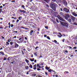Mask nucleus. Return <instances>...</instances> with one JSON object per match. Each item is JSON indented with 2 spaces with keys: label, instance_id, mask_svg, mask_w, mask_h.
<instances>
[{
  "label": "nucleus",
  "instance_id": "nucleus-27",
  "mask_svg": "<svg viewBox=\"0 0 77 77\" xmlns=\"http://www.w3.org/2000/svg\"><path fill=\"white\" fill-rule=\"evenodd\" d=\"M58 77V75H53V77Z\"/></svg>",
  "mask_w": 77,
  "mask_h": 77
},
{
  "label": "nucleus",
  "instance_id": "nucleus-39",
  "mask_svg": "<svg viewBox=\"0 0 77 77\" xmlns=\"http://www.w3.org/2000/svg\"><path fill=\"white\" fill-rule=\"evenodd\" d=\"M7 60V58L6 57H4L3 60Z\"/></svg>",
  "mask_w": 77,
  "mask_h": 77
},
{
  "label": "nucleus",
  "instance_id": "nucleus-19",
  "mask_svg": "<svg viewBox=\"0 0 77 77\" xmlns=\"http://www.w3.org/2000/svg\"><path fill=\"white\" fill-rule=\"evenodd\" d=\"M25 61L26 62V63H29V60H28L26 59L25 60Z\"/></svg>",
  "mask_w": 77,
  "mask_h": 77
},
{
  "label": "nucleus",
  "instance_id": "nucleus-51",
  "mask_svg": "<svg viewBox=\"0 0 77 77\" xmlns=\"http://www.w3.org/2000/svg\"><path fill=\"white\" fill-rule=\"evenodd\" d=\"M33 69L34 70H36V67H34L33 68Z\"/></svg>",
  "mask_w": 77,
  "mask_h": 77
},
{
  "label": "nucleus",
  "instance_id": "nucleus-61",
  "mask_svg": "<svg viewBox=\"0 0 77 77\" xmlns=\"http://www.w3.org/2000/svg\"><path fill=\"white\" fill-rule=\"evenodd\" d=\"M54 14H58V13H57V12H54Z\"/></svg>",
  "mask_w": 77,
  "mask_h": 77
},
{
  "label": "nucleus",
  "instance_id": "nucleus-5",
  "mask_svg": "<svg viewBox=\"0 0 77 77\" xmlns=\"http://www.w3.org/2000/svg\"><path fill=\"white\" fill-rule=\"evenodd\" d=\"M57 17L60 20V21H65V19H64L63 18H62L61 17H60V16H58Z\"/></svg>",
  "mask_w": 77,
  "mask_h": 77
},
{
  "label": "nucleus",
  "instance_id": "nucleus-44",
  "mask_svg": "<svg viewBox=\"0 0 77 77\" xmlns=\"http://www.w3.org/2000/svg\"><path fill=\"white\" fill-rule=\"evenodd\" d=\"M51 21H53L54 23L55 22V21L53 19H51Z\"/></svg>",
  "mask_w": 77,
  "mask_h": 77
},
{
  "label": "nucleus",
  "instance_id": "nucleus-7",
  "mask_svg": "<svg viewBox=\"0 0 77 77\" xmlns=\"http://www.w3.org/2000/svg\"><path fill=\"white\" fill-rule=\"evenodd\" d=\"M19 11H20V12H21V13H23V14H25V13H26V11H24V10H19Z\"/></svg>",
  "mask_w": 77,
  "mask_h": 77
},
{
  "label": "nucleus",
  "instance_id": "nucleus-8",
  "mask_svg": "<svg viewBox=\"0 0 77 77\" xmlns=\"http://www.w3.org/2000/svg\"><path fill=\"white\" fill-rule=\"evenodd\" d=\"M53 70L51 69H50L48 70V72H50V73H51V72H53Z\"/></svg>",
  "mask_w": 77,
  "mask_h": 77
},
{
  "label": "nucleus",
  "instance_id": "nucleus-1",
  "mask_svg": "<svg viewBox=\"0 0 77 77\" xmlns=\"http://www.w3.org/2000/svg\"><path fill=\"white\" fill-rule=\"evenodd\" d=\"M50 6L51 8L53 9L54 11L56 12V8L57 7V5L53 2H51L50 4Z\"/></svg>",
  "mask_w": 77,
  "mask_h": 77
},
{
  "label": "nucleus",
  "instance_id": "nucleus-64",
  "mask_svg": "<svg viewBox=\"0 0 77 77\" xmlns=\"http://www.w3.org/2000/svg\"><path fill=\"white\" fill-rule=\"evenodd\" d=\"M38 77H42V76H41L40 75H38Z\"/></svg>",
  "mask_w": 77,
  "mask_h": 77
},
{
  "label": "nucleus",
  "instance_id": "nucleus-38",
  "mask_svg": "<svg viewBox=\"0 0 77 77\" xmlns=\"http://www.w3.org/2000/svg\"><path fill=\"white\" fill-rule=\"evenodd\" d=\"M32 27H33V29H35V27H36V26H35V25L32 26Z\"/></svg>",
  "mask_w": 77,
  "mask_h": 77
},
{
  "label": "nucleus",
  "instance_id": "nucleus-15",
  "mask_svg": "<svg viewBox=\"0 0 77 77\" xmlns=\"http://www.w3.org/2000/svg\"><path fill=\"white\" fill-rule=\"evenodd\" d=\"M30 60L31 62H33L35 60V58H33L32 59H30Z\"/></svg>",
  "mask_w": 77,
  "mask_h": 77
},
{
  "label": "nucleus",
  "instance_id": "nucleus-9",
  "mask_svg": "<svg viewBox=\"0 0 77 77\" xmlns=\"http://www.w3.org/2000/svg\"><path fill=\"white\" fill-rule=\"evenodd\" d=\"M18 47H19V45H18V44H17V43H15V48H18Z\"/></svg>",
  "mask_w": 77,
  "mask_h": 77
},
{
  "label": "nucleus",
  "instance_id": "nucleus-12",
  "mask_svg": "<svg viewBox=\"0 0 77 77\" xmlns=\"http://www.w3.org/2000/svg\"><path fill=\"white\" fill-rule=\"evenodd\" d=\"M45 2L47 3H49V1L50 0H43Z\"/></svg>",
  "mask_w": 77,
  "mask_h": 77
},
{
  "label": "nucleus",
  "instance_id": "nucleus-40",
  "mask_svg": "<svg viewBox=\"0 0 77 77\" xmlns=\"http://www.w3.org/2000/svg\"><path fill=\"white\" fill-rule=\"evenodd\" d=\"M7 28H8V26H5V27L4 28V30H6Z\"/></svg>",
  "mask_w": 77,
  "mask_h": 77
},
{
  "label": "nucleus",
  "instance_id": "nucleus-14",
  "mask_svg": "<svg viewBox=\"0 0 77 77\" xmlns=\"http://www.w3.org/2000/svg\"><path fill=\"white\" fill-rule=\"evenodd\" d=\"M25 69H29V66H26L25 67Z\"/></svg>",
  "mask_w": 77,
  "mask_h": 77
},
{
  "label": "nucleus",
  "instance_id": "nucleus-4",
  "mask_svg": "<svg viewBox=\"0 0 77 77\" xmlns=\"http://www.w3.org/2000/svg\"><path fill=\"white\" fill-rule=\"evenodd\" d=\"M62 2L63 4V5L65 6H66L67 5H68V2H66V1L64 0L62 1Z\"/></svg>",
  "mask_w": 77,
  "mask_h": 77
},
{
  "label": "nucleus",
  "instance_id": "nucleus-25",
  "mask_svg": "<svg viewBox=\"0 0 77 77\" xmlns=\"http://www.w3.org/2000/svg\"><path fill=\"white\" fill-rule=\"evenodd\" d=\"M56 21L58 23H59V20H58V19L57 18L56 19Z\"/></svg>",
  "mask_w": 77,
  "mask_h": 77
},
{
  "label": "nucleus",
  "instance_id": "nucleus-52",
  "mask_svg": "<svg viewBox=\"0 0 77 77\" xmlns=\"http://www.w3.org/2000/svg\"><path fill=\"white\" fill-rule=\"evenodd\" d=\"M20 29H25V28H24V27H23V26H21L20 27Z\"/></svg>",
  "mask_w": 77,
  "mask_h": 77
},
{
  "label": "nucleus",
  "instance_id": "nucleus-6",
  "mask_svg": "<svg viewBox=\"0 0 77 77\" xmlns=\"http://www.w3.org/2000/svg\"><path fill=\"white\" fill-rule=\"evenodd\" d=\"M71 17L72 20V21L73 22H74L75 20V18L73 17L72 16H71Z\"/></svg>",
  "mask_w": 77,
  "mask_h": 77
},
{
  "label": "nucleus",
  "instance_id": "nucleus-10",
  "mask_svg": "<svg viewBox=\"0 0 77 77\" xmlns=\"http://www.w3.org/2000/svg\"><path fill=\"white\" fill-rule=\"evenodd\" d=\"M33 32H34V31H33V30H32L30 31V35H31V36L32 35V33H33Z\"/></svg>",
  "mask_w": 77,
  "mask_h": 77
},
{
  "label": "nucleus",
  "instance_id": "nucleus-41",
  "mask_svg": "<svg viewBox=\"0 0 77 77\" xmlns=\"http://www.w3.org/2000/svg\"><path fill=\"white\" fill-rule=\"evenodd\" d=\"M67 17H68L67 18H69V17H70V16L68 14V15H67Z\"/></svg>",
  "mask_w": 77,
  "mask_h": 77
},
{
  "label": "nucleus",
  "instance_id": "nucleus-56",
  "mask_svg": "<svg viewBox=\"0 0 77 77\" xmlns=\"http://www.w3.org/2000/svg\"><path fill=\"white\" fill-rule=\"evenodd\" d=\"M57 36L59 37V38H61V36H60V35H57Z\"/></svg>",
  "mask_w": 77,
  "mask_h": 77
},
{
  "label": "nucleus",
  "instance_id": "nucleus-37",
  "mask_svg": "<svg viewBox=\"0 0 77 77\" xmlns=\"http://www.w3.org/2000/svg\"><path fill=\"white\" fill-rule=\"evenodd\" d=\"M37 48H39V47H38V46H36V48H35V50H38Z\"/></svg>",
  "mask_w": 77,
  "mask_h": 77
},
{
  "label": "nucleus",
  "instance_id": "nucleus-31",
  "mask_svg": "<svg viewBox=\"0 0 77 77\" xmlns=\"http://www.w3.org/2000/svg\"><path fill=\"white\" fill-rule=\"evenodd\" d=\"M2 71H3V69H2V68H0V73H1V72Z\"/></svg>",
  "mask_w": 77,
  "mask_h": 77
},
{
  "label": "nucleus",
  "instance_id": "nucleus-17",
  "mask_svg": "<svg viewBox=\"0 0 77 77\" xmlns=\"http://www.w3.org/2000/svg\"><path fill=\"white\" fill-rule=\"evenodd\" d=\"M73 15L75 17H77V14L75 13H73Z\"/></svg>",
  "mask_w": 77,
  "mask_h": 77
},
{
  "label": "nucleus",
  "instance_id": "nucleus-46",
  "mask_svg": "<svg viewBox=\"0 0 77 77\" xmlns=\"http://www.w3.org/2000/svg\"><path fill=\"white\" fill-rule=\"evenodd\" d=\"M6 43L7 44H6V45H9V43L8 42H6Z\"/></svg>",
  "mask_w": 77,
  "mask_h": 77
},
{
  "label": "nucleus",
  "instance_id": "nucleus-20",
  "mask_svg": "<svg viewBox=\"0 0 77 77\" xmlns=\"http://www.w3.org/2000/svg\"><path fill=\"white\" fill-rule=\"evenodd\" d=\"M41 64H40V65H44V62H41Z\"/></svg>",
  "mask_w": 77,
  "mask_h": 77
},
{
  "label": "nucleus",
  "instance_id": "nucleus-29",
  "mask_svg": "<svg viewBox=\"0 0 77 77\" xmlns=\"http://www.w3.org/2000/svg\"><path fill=\"white\" fill-rule=\"evenodd\" d=\"M71 21H72V20H71V19H68V21L69 22V23H71Z\"/></svg>",
  "mask_w": 77,
  "mask_h": 77
},
{
  "label": "nucleus",
  "instance_id": "nucleus-59",
  "mask_svg": "<svg viewBox=\"0 0 77 77\" xmlns=\"http://www.w3.org/2000/svg\"><path fill=\"white\" fill-rule=\"evenodd\" d=\"M1 38H2L3 39H5V37H4L3 36H1Z\"/></svg>",
  "mask_w": 77,
  "mask_h": 77
},
{
  "label": "nucleus",
  "instance_id": "nucleus-11",
  "mask_svg": "<svg viewBox=\"0 0 77 77\" xmlns=\"http://www.w3.org/2000/svg\"><path fill=\"white\" fill-rule=\"evenodd\" d=\"M59 14L60 15H62V16L63 15V14H64L63 12H60Z\"/></svg>",
  "mask_w": 77,
  "mask_h": 77
},
{
  "label": "nucleus",
  "instance_id": "nucleus-22",
  "mask_svg": "<svg viewBox=\"0 0 77 77\" xmlns=\"http://www.w3.org/2000/svg\"><path fill=\"white\" fill-rule=\"evenodd\" d=\"M34 54L35 56H37V52H35Z\"/></svg>",
  "mask_w": 77,
  "mask_h": 77
},
{
  "label": "nucleus",
  "instance_id": "nucleus-23",
  "mask_svg": "<svg viewBox=\"0 0 77 77\" xmlns=\"http://www.w3.org/2000/svg\"><path fill=\"white\" fill-rule=\"evenodd\" d=\"M60 10L61 11H62V12H63V8H60Z\"/></svg>",
  "mask_w": 77,
  "mask_h": 77
},
{
  "label": "nucleus",
  "instance_id": "nucleus-36",
  "mask_svg": "<svg viewBox=\"0 0 77 77\" xmlns=\"http://www.w3.org/2000/svg\"><path fill=\"white\" fill-rule=\"evenodd\" d=\"M29 67L30 68H33V66H32V64H30V67Z\"/></svg>",
  "mask_w": 77,
  "mask_h": 77
},
{
  "label": "nucleus",
  "instance_id": "nucleus-47",
  "mask_svg": "<svg viewBox=\"0 0 77 77\" xmlns=\"http://www.w3.org/2000/svg\"><path fill=\"white\" fill-rule=\"evenodd\" d=\"M68 48H70V49H72V48L71 47V46H68L67 47Z\"/></svg>",
  "mask_w": 77,
  "mask_h": 77
},
{
  "label": "nucleus",
  "instance_id": "nucleus-63",
  "mask_svg": "<svg viewBox=\"0 0 77 77\" xmlns=\"http://www.w3.org/2000/svg\"><path fill=\"white\" fill-rule=\"evenodd\" d=\"M19 22V20L17 19V20H16V22L17 23H18V22Z\"/></svg>",
  "mask_w": 77,
  "mask_h": 77
},
{
  "label": "nucleus",
  "instance_id": "nucleus-33",
  "mask_svg": "<svg viewBox=\"0 0 77 77\" xmlns=\"http://www.w3.org/2000/svg\"><path fill=\"white\" fill-rule=\"evenodd\" d=\"M11 18H14V20H17V17H11Z\"/></svg>",
  "mask_w": 77,
  "mask_h": 77
},
{
  "label": "nucleus",
  "instance_id": "nucleus-18",
  "mask_svg": "<svg viewBox=\"0 0 77 77\" xmlns=\"http://www.w3.org/2000/svg\"><path fill=\"white\" fill-rule=\"evenodd\" d=\"M21 40L23 41H24V37H21Z\"/></svg>",
  "mask_w": 77,
  "mask_h": 77
},
{
  "label": "nucleus",
  "instance_id": "nucleus-62",
  "mask_svg": "<svg viewBox=\"0 0 77 77\" xmlns=\"http://www.w3.org/2000/svg\"><path fill=\"white\" fill-rule=\"evenodd\" d=\"M74 24L76 26H77V23H74Z\"/></svg>",
  "mask_w": 77,
  "mask_h": 77
},
{
  "label": "nucleus",
  "instance_id": "nucleus-43",
  "mask_svg": "<svg viewBox=\"0 0 77 77\" xmlns=\"http://www.w3.org/2000/svg\"><path fill=\"white\" fill-rule=\"evenodd\" d=\"M45 74L46 75V76H47V75H48V73H47V72H45Z\"/></svg>",
  "mask_w": 77,
  "mask_h": 77
},
{
  "label": "nucleus",
  "instance_id": "nucleus-42",
  "mask_svg": "<svg viewBox=\"0 0 77 77\" xmlns=\"http://www.w3.org/2000/svg\"><path fill=\"white\" fill-rule=\"evenodd\" d=\"M45 28L46 29H48V26H45Z\"/></svg>",
  "mask_w": 77,
  "mask_h": 77
},
{
  "label": "nucleus",
  "instance_id": "nucleus-49",
  "mask_svg": "<svg viewBox=\"0 0 77 77\" xmlns=\"http://www.w3.org/2000/svg\"><path fill=\"white\" fill-rule=\"evenodd\" d=\"M10 44L11 45H12V44H13V42H10Z\"/></svg>",
  "mask_w": 77,
  "mask_h": 77
},
{
  "label": "nucleus",
  "instance_id": "nucleus-60",
  "mask_svg": "<svg viewBox=\"0 0 77 77\" xmlns=\"http://www.w3.org/2000/svg\"><path fill=\"white\" fill-rule=\"evenodd\" d=\"M11 2H15V0H12V1H11Z\"/></svg>",
  "mask_w": 77,
  "mask_h": 77
},
{
  "label": "nucleus",
  "instance_id": "nucleus-48",
  "mask_svg": "<svg viewBox=\"0 0 77 77\" xmlns=\"http://www.w3.org/2000/svg\"><path fill=\"white\" fill-rule=\"evenodd\" d=\"M52 2H56L57 0H51Z\"/></svg>",
  "mask_w": 77,
  "mask_h": 77
},
{
  "label": "nucleus",
  "instance_id": "nucleus-16",
  "mask_svg": "<svg viewBox=\"0 0 77 77\" xmlns=\"http://www.w3.org/2000/svg\"><path fill=\"white\" fill-rule=\"evenodd\" d=\"M0 53L2 54V55H5V54L4 53V52L3 51H1L0 52Z\"/></svg>",
  "mask_w": 77,
  "mask_h": 77
},
{
  "label": "nucleus",
  "instance_id": "nucleus-54",
  "mask_svg": "<svg viewBox=\"0 0 77 77\" xmlns=\"http://www.w3.org/2000/svg\"><path fill=\"white\" fill-rule=\"evenodd\" d=\"M37 30H38V32H39V31H40V28H38L37 29Z\"/></svg>",
  "mask_w": 77,
  "mask_h": 77
},
{
  "label": "nucleus",
  "instance_id": "nucleus-24",
  "mask_svg": "<svg viewBox=\"0 0 77 77\" xmlns=\"http://www.w3.org/2000/svg\"><path fill=\"white\" fill-rule=\"evenodd\" d=\"M36 75V74H32V76H34V77H35Z\"/></svg>",
  "mask_w": 77,
  "mask_h": 77
},
{
  "label": "nucleus",
  "instance_id": "nucleus-26",
  "mask_svg": "<svg viewBox=\"0 0 77 77\" xmlns=\"http://www.w3.org/2000/svg\"><path fill=\"white\" fill-rule=\"evenodd\" d=\"M38 57H39V59H40L41 58H42V57H42V55H40Z\"/></svg>",
  "mask_w": 77,
  "mask_h": 77
},
{
  "label": "nucleus",
  "instance_id": "nucleus-50",
  "mask_svg": "<svg viewBox=\"0 0 77 77\" xmlns=\"http://www.w3.org/2000/svg\"><path fill=\"white\" fill-rule=\"evenodd\" d=\"M13 32V33H14V32H15L16 33H18V31H14Z\"/></svg>",
  "mask_w": 77,
  "mask_h": 77
},
{
  "label": "nucleus",
  "instance_id": "nucleus-34",
  "mask_svg": "<svg viewBox=\"0 0 77 77\" xmlns=\"http://www.w3.org/2000/svg\"><path fill=\"white\" fill-rule=\"evenodd\" d=\"M2 14H5V10H4L3 11H2Z\"/></svg>",
  "mask_w": 77,
  "mask_h": 77
},
{
  "label": "nucleus",
  "instance_id": "nucleus-2",
  "mask_svg": "<svg viewBox=\"0 0 77 77\" xmlns=\"http://www.w3.org/2000/svg\"><path fill=\"white\" fill-rule=\"evenodd\" d=\"M60 22L62 26H65L66 27H68V24L67 23L63 22L61 21H60Z\"/></svg>",
  "mask_w": 77,
  "mask_h": 77
},
{
  "label": "nucleus",
  "instance_id": "nucleus-55",
  "mask_svg": "<svg viewBox=\"0 0 77 77\" xmlns=\"http://www.w3.org/2000/svg\"><path fill=\"white\" fill-rule=\"evenodd\" d=\"M77 48V47H74L73 48V49H76Z\"/></svg>",
  "mask_w": 77,
  "mask_h": 77
},
{
  "label": "nucleus",
  "instance_id": "nucleus-3",
  "mask_svg": "<svg viewBox=\"0 0 77 77\" xmlns=\"http://www.w3.org/2000/svg\"><path fill=\"white\" fill-rule=\"evenodd\" d=\"M63 12H65L67 14L69 12V9L67 8H64L63 10Z\"/></svg>",
  "mask_w": 77,
  "mask_h": 77
},
{
  "label": "nucleus",
  "instance_id": "nucleus-30",
  "mask_svg": "<svg viewBox=\"0 0 77 77\" xmlns=\"http://www.w3.org/2000/svg\"><path fill=\"white\" fill-rule=\"evenodd\" d=\"M21 7H22V8H23L24 9L25 8V6H24V5H21Z\"/></svg>",
  "mask_w": 77,
  "mask_h": 77
},
{
  "label": "nucleus",
  "instance_id": "nucleus-45",
  "mask_svg": "<svg viewBox=\"0 0 77 77\" xmlns=\"http://www.w3.org/2000/svg\"><path fill=\"white\" fill-rule=\"evenodd\" d=\"M37 71H41V69H40L39 68H38L37 69Z\"/></svg>",
  "mask_w": 77,
  "mask_h": 77
},
{
  "label": "nucleus",
  "instance_id": "nucleus-32",
  "mask_svg": "<svg viewBox=\"0 0 77 77\" xmlns=\"http://www.w3.org/2000/svg\"><path fill=\"white\" fill-rule=\"evenodd\" d=\"M50 11L51 12V13H53V10L52 9H50Z\"/></svg>",
  "mask_w": 77,
  "mask_h": 77
},
{
  "label": "nucleus",
  "instance_id": "nucleus-35",
  "mask_svg": "<svg viewBox=\"0 0 77 77\" xmlns=\"http://www.w3.org/2000/svg\"><path fill=\"white\" fill-rule=\"evenodd\" d=\"M47 39H49V40H50V38L49 36H47Z\"/></svg>",
  "mask_w": 77,
  "mask_h": 77
},
{
  "label": "nucleus",
  "instance_id": "nucleus-53",
  "mask_svg": "<svg viewBox=\"0 0 77 77\" xmlns=\"http://www.w3.org/2000/svg\"><path fill=\"white\" fill-rule=\"evenodd\" d=\"M54 42L55 43H57V41L56 40H54Z\"/></svg>",
  "mask_w": 77,
  "mask_h": 77
},
{
  "label": "nucleus",
  "instance_id": "nucleus-28",
  "mask_svg": "<svg viewBox=\"0 0 77 77\" xmlns=\"http://www.w3.org/2000/svg\"><path fill=\"white\" fill-rule=\"evenodd\" d=\"M40 66V65L39 64L37 63V65H36L37 68L38 67Z\"/></svg>",
  "mask_w": 77,
  "mask_h": 77
},
{
  "label": "nucleus",
  "instance_id": "nucleus-57",
  "mask_svg": "<svg viewBox=\"0 0 77 77\" xmlns=\"http://www.w3.org/2000/svg\"><path fill=\"white\" fill-rule=\"evenodd\" d=\"M62 41L63 42H65V39L64 38L63 39Z\"/></svg>",
  "mask_w": 77,
  "mask_h": 77
},
{
  "label": "nucleus",
  "instance_id": "nucleus-58",
  "mask_svg": "<svg viewBox=\"0 0 77 77\" xmlns=\"http://www.w3.org/2000/svg\"><path fill=\"white\" fill-rule=\"evenodd\" d=\"M11 27H14V25L11 24Z\"/></svg>",
  "mask_w": 77,
  "mask_h": 77
},
{
  "label": "nucleus",
  "instance_id": "nucleus-21",
  "mask_svg": "<svg viewBox=\"0 0 77 77\" xmlns=\"http://www.w3.org/2000/svg\"><path fill=\"white\" fill-rule=\"evenodd\" d=\"M45 69H47V70H49V69L48 68V66H46L45 67Z\"/></svg>",
  "mask_w": 77,
  "mask_h": 77
},
{
  "label": "nucleus",
  "instance_id": "nucleus-13",
  "mask_svg": "<svg viewBox=\"0 0 77 77\" xmlns=\"http://www.w3.org/2000/svg\"><path fill=\"white\" fill-rule=\"evenodd\" d=\"M23 19V17H20L18 18V19H19V20H21Z\"/></svg>",
  "mask_w": 77,
  "mask_h": 77
}]
</instances>
